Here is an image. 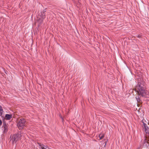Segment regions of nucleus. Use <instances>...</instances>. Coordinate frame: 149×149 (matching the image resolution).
<instances>
[{
    "label": "nucleus",
    "instance_id": "f8f14e48",
    "mask_svg": "<svg viewBox=\"0 0 149 149\" xmlns=\"http://www.w3.org/2000/svg\"><path fill=\"white\" fill-rule=\"evenodd\" d=\"M143 125L144 126V128H145V127H147V126L146 125V123H145L144 122H143Z\"/></svg>",
    "mask_w": 149,
    "mask_h": 149
},
{
    "label": "nucleus",
    "instance_id": "4468645a",
    "mask_svg": "<svg viewBox=\"0 0 149 149\" xmlns=\"http://www.w3.org/2000/svg\"><path fill=\"white\" fill-rule=\"evenodd\" d=\"M146 139H145L144 140V141H145V142H145H145H146Z\"/></svg>",
    "mask_w": 149,
    "mask_h": 149
},
{
    "label": "nucleus",
    "instance_id": "f03ea898",
    "mask_svg": "<svg viewBox=\"0 0 149 149\" xmlns=\"http://www.w3.org/2000/svg\"><path fill=\"white\" fill-rule=\"evenodd\" d=\"M22 136L20 133H17L16 134L13 135L10 141L13 144L16 143V142L19 139H20Z\"/></svg>",
    "mask_w": 149,
    "mask_h": 149
},
{
    "label": "nucleus",
    "instance_id": "2eb2a0df",
    "mask_svg": "<svg viewBox=\"0 0 149 149\" xmlns=\"http://www.w3.org/2000/svg\"><path fill=\"white\" fill-rule=\"evenodd\" d=\"M41 22H42V20L41 19Z\"/></svg>",
    "mask_w": 149,
    "mask_h": 149
},
{
    "label": "nucleus",
    "instance_id": "f3484780",
    "mask_svg": "<svg viewBox=\"0 0 149 149\" xmlns=\"http://www.w3.org/2000/svg\"><path fill=\"white\" fill-rule=\"evenodd\" d=\"M147 142L148 143V142L147 141Z\"/></svg>",
    "mask_w": 149,
    "mask_h": 149
},
{
    "label": "nucleus",
    "instance_id": "ddd939ff",
    "mask_svg": "<svg viewBox=\"0 0 149 149\" xmlns=\"http://www.w3.org/2000/svg\"><path fill=\"white\" fill-rule=\"evenodd\" d=\"M2 124V122L1 121V120H0V126H1Z\"/></svg>",
    "mask_w": 149,
    "mask_h": 149
},
{
    "label": "nucleus",
    "instance_id": "39448f33",
    "mask_svg": "<svg viewBox=\"0 0 149 149\" xmlns=\"http://www.w3.org/2000/svg\"><path fill=\"white\" fill-rule=\"evenodd\" d=\"M12 114H6L5 115V118L6 120H10L12 118Z\"/></svg>",
    "mask_w": 149,
    "mask_h": 149
},
{
    "label": "nucleus",
    "instance_id": "f257e3e1",
    "mask_svg": "<svg viewBox=\"0 0 149 149\" xmlns=\"http://www.w3.org/2000/svg\"><path fill=\"white\" fill-rule=\"evenodd\" d=\"M139 95H141L142 97H146L148 94V92L146 90L144 85L142 83L139 82L136 86V88L134 89Z\"/></svg>",
    "mask_w": 149,
    "mask_h": 149
},
{
    "label": "nucleus",
    "instance_id": "0eeeda50",
    "mask_svg": "<svg viewBox=\"0 0 149 149\" xmlns=\"http://www.w3.org/2000/svg\"><path fill=\"white\" fill-rule=\"evenodd\" d=\"M145 130V132L147 134H148L149 135V128L147 126L144 128Z\"/></svg>",
    "mask_w": 149,
    "mask_h": 149
},
{
    "label": "nucleus",
    "instance_id": "6e6552de",
    "mask_svg": "<svg viewBox=\"0 0 149 149\" xmlns=\"http://www.w3.org/2000/svg\"><path fill=\"white\" fill-rule=\"evenodd\" d=\"M136 99L138 102L139 103H141V100L140 99L139 96H138L137 97H136Z\"/></svg>",
    "mask_w": 149,
    "mask_h": 149
},
{
    "label": "nucleus",
    "instance_id": "1a4fd4ad",
    "mask_svg": "<svg viewBox=\"0 0 149 149\" xmlns=\"http://www.w3.org/2000/svg\"><path fill=\"white\" fill-rule=\"evenodd\" d=\"M99 137L100 138V140H101L104 137V135L100 134L99 135Z\"/></svg>",
    "mask_w": 149,
    "mask_h": 149
},
{
    "label": "nucleus",
    "instance_id": "9d476101",
    "mask_svg": "<svg viewBox=\"0 0 149 149\" xmlns=\"http://www.w3.org/2000/svg\"><path fill=\"white\" fill-rule=\"evenodd\" d=\"M3 112V109L1 106H0V116L2 115Z\"/></svg>",
    "mask_w": 149,
    "mask_h": 149
},
{
    "label": "nucleus",
    "instance_id": "423d86ee",
    "mask_svg": "<svg viewBox=\"0 0 149 149\" xmlns=\"http://www.w3.org/2000/svg\"><path fill=\"white\" fill-rule=\"evenodd\" d=\"M46 11V10H44L43 12H41V15H40L41 18L42 19H44L45 17V12Z\"/></svg>",
    "mask_w": 149,
    "mask_h": 149
},
{
    "label": "nucleus",
    "instance_id": "7ed1b4c3",
    "mask_svg": "<svg viewBox=\"0 0 149 149\" xmlns=\"http://www.w3.org/2000/svg\"><path fill=\"white\" fill-rule=\"evenodd\" d=\"M26 123L25 120L24 118H21L18 120L17 125L19 129L23 128Z\"/></svg>",
    "mask_w": 149,
    "mask_h": 149
},
{
    "label": "nucleus",
    "instance_id": "dca6fc26",
    "mask_svg": "<svg viewBox=\"0 0 149 149\" xmlns=\"http://www.w3.org/2000/svg\"><path fill=\"white\" fill-rule=\"evenodd\" d=\"M40 24H39V25H38V26H40Z\"/></svg>",
    "mask_w": 149,
    "mask_h": 149
},
{
    "label": "nucleus",
    "instance_id": "9b49d317",
    "mask_svg": "<svg viewBox=\"0 0 149 149\" xmlns=\"http://www.w3.org/2000/svg\"><path fill=\"white\" fill-rule=\"evenodd\" d=\"M141 36H142L141 35H136V37H137L138 38H141Z\"/></svg>",
    "mask_w": 149,
    "mask_h": 149
},
{
    "label": "nucleus",
    "instance_id": "20e7f679",
    "mask_svg": "<svg viewBox=\"0 0 149 149\" xmlns=\"http://www.w3.org/2000/svg\"><path fill=\"white\" fill-rule=\"evenodd\" d=\"M3 127L4 132H7L8 130V126L5 123H3Z\"/></svg>",
    "mask_w": 149,
    "mask_h": 149
}]
</instances>
